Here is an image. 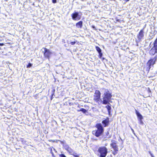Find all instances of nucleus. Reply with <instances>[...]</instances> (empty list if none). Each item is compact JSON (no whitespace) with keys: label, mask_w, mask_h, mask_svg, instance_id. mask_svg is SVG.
Returning a JSON list of instances; mask_svg holds the SVG:
<instances>
[{"label":"nucleus","mask_w":157,"mask_h":157,"mask_svg":"<svg viewBox=\"0 0 157 157\" xmlns=\"http://www.w3.org/2000/svg\"><path fill=\"white\" fill-rule=\"evenodd\" d=\"M49 141H52L53 142H54L55 141L54 140H49Z\"/></svg>","instance_id":"c9c22d12"},{"label":"nucleus","mask_w":157,"mask_h":157,"mask_svg":"<svg viewBox=\"0 0 157 157\" xmlns=\"http://www.w3.org/2000/svg\"><path fill=\"white\" fill-rule=\"evenodd\" d=\"M101 92L103 93L102 99L101 101L103 104L106 105L109 103V102H112L111 101L112 97V93L109 90L104 88L101 89Z\"/></svg>","instance_id":"f257e3e1"},{"label":"nucleus","mask_w":157,"mask_h":157,"mask_svg":"<svg viewBox=\"0 0 157 157\" xmlns=\"http://www.w3.org/2000/svg\"><path fill=\"white\" fill-rule=\"evenodd\" d=\"M149 154L150 155L151 157H155L154 155L151 153V151H149Z\"/></svg>","instance_id":"c85d7f7f"},{"label":"nucleus","mask_w":157,"mask_h":157,"mask_svg":"<svg viewBox=\"0 0 157 157\" xmlns=\"http://www.w3.org/2000/svg\"><path fill=\"white\" fill-rule=\"evenodd\" d=\"M25 32H24L22 33V35H23V36H24V35H25Z\"/></svg>","instance_id":"4c0bfd02"},{"label":"nucleus","mask_w":157,"mask_h":157,"mask_svg":"<svg viewBox=\"0 0 157 157\" xmlns=\"http://www.w3.org/2000/svg\"><path fill=\"white\" fill-rule=\"evenodd\" d=\"M13 1H14V2H15V1H15V0H13Z\"/></svg>","instance_id":"37998d69"},{"label":"nucleus","mask_w":157,"mask_h":157,"mask_svg":"<svg viewBox=\"0 0 157 157\" xmlns=\"http://www.w3.org/2000/svg\"><path fill=\"white\" fill-rule=\"evenodd\" d=\"M61 144L63 145V144H66V141L63 140V141H61L59 140Z\"/></svg>","instance_id":"412c9836"},{"label":"nucleus","mask_w":157,"mask_h":157,"mask_svg":"<svg viewBox=\"0 0 157 157\" xmlns=\"http://www.w3.org/2000/svg\"><path fill=\"white\" fill-rule=\"evenodd\" d=\"M55 66L56 67H60L61 66V64H59L58 65H55Z\"/></svg>","instance_id":"72a5a7b5"},{"label":"nucleus","mask_w":157,"mask_h":157,"mask_svg":"<svg viewBox=\"0 0 157 157\" xmlns=\"http://www.w3.org/2000/svg\"><path fill=\"white\" fill-rule=\"evenodd\" d=\"M95 95H94V101L97 102L101 99H102V98H101V93L100 91L97 90H96L95 92Z\"/></svg>","instance_id":"6e6552de"},{"label":"nucleus","mask_w":157,"mask_h":157,"mask_svg":"<svg viewBox=\"0 0 157 157\" xmlns=\"http://www.w3.org/2000/svg\"><path fill=\"white\" fill-rule=\"evenodd\" d=\"M97 155L99 157H105L108 153V149L105 146L101 147L98 148Z\"/></svg>","instance_id":"7ed1b4c3"},{"label":"nucleus","mask_w":157,"mask_h":157,"mask_svg":"<svg viewBox=\"0 0 157 157\" xmlns=\"http://www.w3.org/2000/svg\"><path fill=\"white\" fill-rule=\"evenodd\" d=\"M21 143L23 144H26V141L24 140L23 139H21Z\"/></svg>","instance_id":"b1692460"},{"label":"nucleus","mask_w":157,"mask_h":157,"mask_svg":"<svg viewBox=\"0 0 157 157\" xmlns=\"http://www.w3.org/2000/svg\"><path fill=\"white\" fill-rule=\"evenodd\" d=\"M55 157H56L55 156Z\"/></svg>","instance_id":"a18cd8bd"},{"label":"nucleus","mask_w":157,"mask_h":157,"mask_svg":"<svg viewBox=\"0 0 157 157\" xmlns=\"http://www.w3.org/2000/svg\"><path fill=\"white\" fill-rule=\"evenodd\" d=\"M116 21L117 22H119L120 21V20L119 19H117L116 20Z\"/></svg>","instance_id":"58836bf2"},{"label":"nucleus","mask_w":157,"mask_h":157,"mask_svg":"<svg viewBox=\"0 0 157 157\" xmlns=\"http://www.w3.org/2000/svg\"><path fill=\"white\" fill-rule=\"evenodd\" d=\"M108 104L107 105L105 106V108L107 109L108 114L110 116L111 113V105L109 102V103L107 104Z\"/></svg>","instance_id":"dca6fc26"},{"label":"nucleus","mask_w":157,"mask_h":157,"mask_svg":"<svg viewBox=\"0 0 157 157\" xmlns=\"http://www.w3.org/2000/svg\"><path fill=\"white\" fill-rule=\"evenodd\" d=\"M91 27H92L93 29H94L95 30H97V29H96V27H95V26L94 25H92V26H91Z\"/></svg>","instance_id":"c756f323"},{"label":"nucleus","mask_w":157,"mask_h":157,"mask_svg":"<svg viewBox=\"0 0 157 157\" xmlns=\"http://www.w3.org/2000/svg\"><path fill=\"white\" fill-rule=\"evenodd\" d=\"M153 46L149 51V54L151 56H154L157 53V37L153 43Z\"/></svg>","instance_id":"39448f33"},{"label":"nucleus","mask_w":157,"mask_h":157,"mask_svg":"<svg viewBox=\"0 0 157 157\" xmlns=\"http://www.w3.org/2000/svg\"><path fill=\"white\" fill-rule=\"evenodd\" d=\"M117 141L114 140H111V143L110 144V146L113 150L119 149L118 146L117 145Z\"/></svg>","instance_id":"9b49d317"},{"label":"nucleus","mask_w":157,"mask_h":157,"mask_svg":"<svg viewBox=\"0 0 157 157\" xmlns=\"http://www.w3.org/2000/svg\"><path fill=\"white\" fill-rule=\"evenodd\" d=\"M63 147H64V149L67 151V149H68V148H69L70 147L69 146L66 144H63Z\"/></svg>","instance_id":"aec40b11"},{"label":"nucleus","mask_w":157,"mask_h":157,"mask_svg":"<svg viewBox=\"0 0 157 157\" xmlns=\"http://www.w3.org/2000/svg\"><path fill=\"white\" fill-rule=\"evenodd\" d=\"M140 122V124H141L143 125L144 124V123L142 121V120H138Z\"/></svg>","instance_id":"cd10ccee"},{"label":"nucleus","mask_w":157,"mask_h":157,"mask_svg":"<svg viewBox=\"0 0 157 157\" xmlns=\"http://www.w3.org/2000/svg\"><path fill=\"white\" fill-rule=\"evenodd\" d=\"M157 33V31L155 30L151 31L150 32L149 36H148V39L149 40L152 39L155 36V34Z\"/></svg>","instance_id":"f8f14e48"},{"label":"nucleus","mask_w":157,"mask_h":157,"mask_svg":"<svg viewBox=\"0 0 157 157\" xmlns=\"http://www.w3.org/2000/svg\"><path fill=\"white\" fill-rule=\"evenodd\" d=\"M53 96H52V95H51V100H52V99L53 98Z\"/></svg>","instance_id":"e433bc0d"},{"label":"nucleus","mask_w":157,"mask_h":157,"mask_svg":"<svg viewBox=\"0 0 157 157\" xmlns=\"http://www.w3.org/2000/svg\"><path fill=\"white\" fill-rule=\"evenodd\" d=\"M33 64L30 63H29L28 65L27 66V68H30L32 67Z\"/></svg>","instance_id":"4be33fe9"},{"label":"nucleus","mask_w":157,"mask_h":157,"mask_svg":"<svg viewBox=\"0 0 157 157\" xmlns=\"http://www.w3.org/2000/svg\"><path fill=\"white\" fill-rule=\"evenodd\" d=\"M44 57L46 58L49 59L50 56L52 54V52L49 49L45 48H44Z\"/></svg>","instance_id":"0eeeda50"},{"label":"nucleus","mask_w":157,"mask_h":157,"mask_svg":"<svg viewBox=\"0 0 157 157\" xmlns=\"http://www.w3.org/2000/svg\"><path fill=\"white\" fill-rule=\"evenodd\" d=\"M55 90L54 89H53L52 91V95L54 96L55 92Z\"/></svg>","instance_id":"a878e982"},{"label":"nucleus","mask_w":157,"mask_h":157,"mask_svg":"<svg viewBox=\"0 0 157 157\" xmlns=\"http://www.w3.org/2000/svg\"><path fill=\"white\" fill-rule=\"evenodd\" d=\"M119 149L114 150V151L112 152L113 154L115 155L117 153Z\"/></svg>","instance_id":"6ab92c4d"},{"label":"nucleus","mask_w":157,"mask_h":157,"mask_svg":"<svg viewBox=\"0 0 157 157\" xmlns=\"http://www.w3.org/2000/svg\"><path fill=\"white\" fill-rule=\"evenodd\" d=\"M157 60V55H155L153 58H151L147 62V71L149 72L152 67L155 63Z\"/></svg>","instance_id":"20e7f679"},{"label":"nucleus","mask_w":157,"mask_h":157,"mask_svg":"<svg viewBox=\"0 0 157 157\" xmlns=\"http://www.w3.org/2000/svg\"><path fill=\"white\" fill-rule=\"evenodd\" d=\"M101 59H102V60H103L105 59L104 58V57H102V58H101Z\"/></svg>","instance_id":"ea45409f"},{"label":"nucleus","mask_w":157,"mask_h":157,"mask_svg":"<svg viewBox=\"0 0 157 157\" xmlns=\"http://www.w3.org/2000/svg\"><path fill=\"white\" fill-rule=\"evenodd\" d=\"M71 155H73V156L74 157H79V155L75 153H73V154H72Z\"/></svg>","instance_id":"393cba45"},{"label":"nucleus","mask_w":157,"mask_h":157,"mask_svg":"<svg viewBox=\"0 0 157 157\" xmlns=\"http://www.w3.org/2000/svg\"><path fill=\"white\" fill-rule=\"evenodd\" d=\"M78 112H80L81 111L83 113L86 114L87 112V110L84 109L82 108L78 110Z\"/></svg>","instance_id":"a211bd4d"},{"label":"nucleus","mask_w":157,"mask_h":157,"mask_svg":"<svg viewBox=\"0 0 157 157\" xmlns=\"http://www.w3.org/2000/svg\"><path fill=\"white\" fill-rule=\"evenodd\" d=\"M61 153V154L59 155V157H66L64 154L62 153V152Z\"/></svg>","instance_id":"5701e85b"},{"label":"nucleus","mask_w":157,"mask_h":157,"mask_svg":"<svg viewBox=\"0 0 157 157\" xmlns=\"http://www.w3.org/2000/svg\"><path fill=\"white\" fill-rule=\"evenodd\" d=\"M70 105H71V103H70Z\"/></svg>","instance_id":"c03bdc74"},{"label":"nucleus","mask_w":157,"mask_h":157,"mask_svg":"<svg viewBox=\"0 0 157 157\" xmlns=\"http://www.w3.org/2000/svg\"><path fill=\"white\" fill-rule=\"evenodd\" d=\"M144 28L141 29L140 31L139 34H138L137 36V38H138L137 41H136L137 42H139L141 41L142 39L144 37Z\"/></svg>","instance_id":"1a4fd4ad"},{"label":"nucleus","mask_w":157,"mask_h":157,"mask_svg":"<svg viewBox=\"0 0 157 157\" xmlns=\"http://www.w3.org/2000/svg\"><path fill=\"white\" fill-rule=\"evenodd\" d=\"M52 2L53 3H56L57 2V0H52Z\"/></svg>","instance_id":"473e14b6"},{"label":"nucleus","mask_w":157,"mask_h":157,"mask_svg":"<svg viewBox=\"0 0 157 157\" xmlns=\"http://www.w3.org/2000/svg\"><path fill=\"white\" fill-rule=\"evenodd\" d=\"M83 26V21H80L76 24V26L78 28L81 29Z\"/></svg>","instance_id":"2eb2a0df"},{"label":"nucleus","mask_w":157,"mask_h":157,"mask_svg":"<svg viewBox=\"0 0 157 157\" xmlns=\"http://www.w3.org/2000/svg\"><path fill=\"white\" fill-rule=\"evenodd\" d=\"M50 153L52 154V157H55V156L54 155L52 151V148L51 149V150Z\"/></svg>","instance_id":"bb28decb"},{"label":"nucleus","mask_w":157,"mask_h":157,"mask_svg":"<svg viewBox=\"0 0 157 157\" xmlns=\"http://www.w3.org/2000/svg\"><path fill=\"white\" fill-rule=\"evenodd\" d=\"M53 149H54V151H55L56 152H57V151H56V150H55V149L54 148H53Z\"/></svg>","instance_id":"a19ab883"},{"label":"nucleus","mask_w":157,"mask_h":157,"mask_svg":"<svg viewBox=\"0 0 157 157\" xmlns=\"http://www.w3.org/2000/svg\"><path fill=\"white\" fill-rule=\"evenodd\" d=\"M95 49L99 54L98 56L99 58L100 59H101L103 55V54L101 52V49L100 48V47L97 46H95Z\"/></svg>","instance_id":"ddd939ff"},{"label":"nucleus","mask_w":157,"mask_h":157,"mask_svg":"<svg viewBox=\"0 0 157 157\" xmlns=\"http://www.w3.org/2000/svg\"><path fill=\"white\" fill-rule=\"evenodd\" d=\"M75 43H76L75 41H73V42H71L70 43L72 45H74L75 44Z\"/></svg>","instance_id":"2f4dec72"},{"label":"nucleus","mask_w":157,"mask_h":157,"mask_svg":"<svg viewBox=\"0 0 157 157\" xmlns=\"http://www.w3.org/2000/svg\"><path fill=\"white\" fill-rule=\"evenodd\" d=\"M96 129L92 132V134L97 137H99L102 135L104 132V128L101 123H97L96 124Z\"/></svg>","instance_id":"f03ea898"},{"label":"nucleus","mask_w":157,"mask_h":157,"mask_svg":"<svg viewBox=\"0 0 157 157\" xmlns=\"http://www.w3.org/2000/svg\"><path fill=\"white\" fill-rule=\"evenodd\" d=\"M82 13L76 11L71 14V16L72 19L74 21H78L80 20L81 18Z\"/></svg>","instance_id":"423d86ee"},{"label":"nucleus","mask_w":157,"mask_h":157,"mask_svg":"<svg viewBox=\"0 0 157 157\" xmlns=\"http://www.w3.org/2000/svg\"><path fill=\"white\" fill-rule=\"evenodd\" d=\"M2 44L1 43H0V46H2Z\"/></svg>","instance_id":"79ce46f5"},{"label":"nucleus","mask_w":157,"mask_h":157,"mask_svg":"<svg viewBox=\"0 0 157 157\" xmlns=\"http://www.w3.org/2000/svg\"><path fill=\"white\" fill-rule=\"evenodd\" d=\"M109 134V131H107V132H105L106 135L107 136Z\"/></svg>","instance_id":"f704fd0d"},{"label":"nucleus","mask_w":157,"mask_h":157,"mask_svg":"<svg viewBox=\"0 0 157 157\" xmlns=\"http://www.w3.org/2000/svg\"><path fill=\"white\" fill-rule=\"evenodd\" d=\"M135 113L138 117V120H142L143 119V117L141 114L137 110L135 109Z\"/></svg>","instance_id":"4468645a"},{"label":"nucleus","mask_w":157,"mask_h":157,"mask_svg":"<svg viewBox=\"0 0 157 157\" xmlns=\"http://www.w3.org/2000/svg\"><path fill=\"white\" fill-rule=\"evenodd\" d=\"M102 124L104 127H106L109 124V117H107L106 118H103V120L102 121Z\"/></svg>","instance_id":"9d476101"},{"label":"nucleus","mask_w":157,"mask_h":157,"mask_svg":"<svg viewBox=\"0 0 157 157\" xmlns=\"http://www.w3.org/2000/svg\"><path fill=\"white\" fill-rule=\"evenodd\" d=\"M67 151H68L69 153L71 155L72 154H73V153H75L74 150L70 147L69 148H68V149H67Z\"/></svg>","instance_id":"f3484780"},{"label":"nucleus","mask_w":157,"mask_h":157,"mask_svg":"<svg viewBox=\"0 0 157 157\" xmlns=\"http://www.w3.org/2000/svg\"><path fill=\"white\" fill-rule=\"evenodd\" d=\"M131 130L132 131V132L134 134V135L138 138L137 137V136L136 135L134 130L133 129L131 128Z\"/></svg>","instance_id":"7c9ffc66"}]
</instances>
